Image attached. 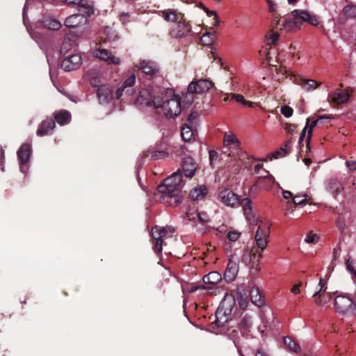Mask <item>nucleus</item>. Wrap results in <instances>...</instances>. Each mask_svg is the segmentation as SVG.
Instances as JSON below:
<instances>
[{
	"instance_id": "obj_51",
	"label": "nucleus",
	"mask_w": 356,
	"mask_h": 356,
	"mask_svg": "<svg viewBox=\"0 0 356 356\" xmlns=\"http://www.w3.org/2000/svg\"><path fill=\"white\" fill-rule=\"evenodd\" d=\"M240 236V234L237 232H229L227 234V238L231 241H236Z\"/></svg>"
},
{
	"instance_id": "obj_59",
	"label": "nucleus",
	"mask_w": 356,
	"mask_h": 356,
	"mask_svg": "<svg viewBox=\"0 0 356 356\" xmlns=\"http://www.w3.org/2000/svg\"><path fill=\"white\" fill-rule=\"evenodd\" d=\"M125 88L122 85L120 88H118L115 92V97L118 99L121 97L123 92L125 91Z\"/></svg>"
},
{
	"instance_id": "obj_22",
	"label": "nucleus",
	"mask_w": 356,
	"mask_h": 356,
	"mask_svg": "<svg viewBox=\"0 0 356 356\" xmlns=\"http://www.w3.org/2000/svg\"><path fill=\"white\" fill-rule=\"evenodd\" d=\"M326 189L334 195H337L343 189V186L337 179L330 178L326 182Z\"/></svg>"
},
{
	"instance_id": "obj_57",
	"label": "nucleus",
	"mask_w": 356,
	"mask_h": 356,
	"mask_svg": "<svg viewBox=\"0 0 356 356\" xmlns=\"http://www.w3.org/2000/svg\"><path fill=\"white\" fill-rule=\"evenodd\" d=\"M346 268L348 271L354 273L356 275V271L355 270L352 261H350L349 259L346 260Z\"/></svg>"
},
{
	"instance_id": "obj_47",
	"label": "nucleus",
	"mask_w": 356,
	"mask_h": 356,
	"mask_svg": "<svg viewBox=\"0 0 356 356\" xmlns=\"http://www.w3.org/2000/svg\"><path fill=\"white\" fill-rule=\"evenodd\" d=\"M309 118H308L307 119L306 125H305V127H304V129H302V132L300 134V138H299V141H298V144H299L300 147L303 146V141H304L305 137L306 134H307V129L308 126H309Z\"/></svg>"
},
{
	"instance_id": "obj_2",
	"label": "nucleus",
	"mask_w": 356,
	"mask_h": 356,
	"mask_svg": "<svg viewBox=\"0 0 356 356\" xmlns=\"http://www.w3.org/2000/svg\"><path fill=\"white\" fill-rule=\"evenodd\" d=\"M235 304L236 300L234 296L232 295L225 296L216 312L214 323L218 327H225L233 320L232 317L234 316L233 311L234 309L236 310Z\"/></svg>"
},
{
	"instance_id": "obj_49",
	"label": "nucleus",
	"mask_w": 356,
	"mask_h": 356,
	"mask_svg": "<svg viewBox=\"0 0 356 356\" xmlns=\"http://www.w3.org/2000/svg\"><path fill=\"white\" fill-rule=\"evenodd\" d=\"M296 127H297V126L296 124H291V123H286L284 124V129H285V131L287 133L291 134L292 135L294 133H296Z\"/></svg>"
},
{
	"instance_id": "obj_4",
	"label": "nucleus",
	"mask_w": 356,
	"mask_h": 356,
	"mask_svg": "<svg viewBox=\"0 0 356 356\" xmlns=\"http://www.w3.org/2000/svg\"><path fill=\"white\" fill-rule=\"evenodd\" d=\"M293 17V19L289 18L281 20L278 16L275 15L272 22L273 24H275V25H273V29H284L288 32H293L299 30L302 25V22L298 19V18H296L295 17Z\"/></svg>"
},
{
	"instance_id": "obj_34",
	"label": "nucleus",
	"mask_w": 356,
	"mask_h": 356,
	"mask_svg": "<svg viewBox=\"0 0 356 356\" xmlns=\"http://www.w3.org/2000/svg\"><path fill=\"white\" fill-rule=\"evenodd\" d=\"M223 143L225 146H232L236 150L240 149L241 143L234 135L225 134Z\"/></svg>"
},
{
	"instance_id": "obj_60",
	"label": "nucleus",
	"mask_w": 356,
	"mask_h": 356,
	"mask_svg": "<svg viewBox=\"0 0 356 356\" xmlns=\"http://www.w3.org/2000/svg\"><path fill=\"white\" fill-rule=\"evenodd\" d=\"M199 289L210 290V289H211V287L207 286L206 285H198V286H193L191 289V291H195Z\"/></svg>"
},
{
	"instance_id": "obj_54",
	"label": "nucleus",
	"mask_w": 356,
	"mask_h": 356,
	"mask_svg": "<svg viewBox=\"0 0 356 356\" xmlns=\"http://www.w3.org/2000/svg\"><path fill=\"white\" fill-rule=\"evenodd\" d=\"M197 117V113L196 112L191 113L188 117V122L190 124L189 126H193L195 124V121Z\"/></svg>"
},
{
	"instance_id": "obj_21",
	"label": "nucleus",
	"mask_w": 356,
	"mask_h": 356,
	"mask_svg": "<svg viewBox=\"0 0 356 356\" xmlns=\"http://www.w3.org/2000/svg\"><path fill=\"white\" fill-rule=\"evenodd\" d=\"M202 281L204 284L211 285L209 286L212 289L214 286L222 281V276L217 271H211L202 277Z\"/></svg>"
},
{
	"instance_id": "obj_20",
	"label": "nucleus",
	"mask_w": 356,
	"mask_h": 356,
	"mask_svg": "<svg viewBox=\"0 0 356 356\" xmlns=\"http://www.w3.org/2000/svg\"><path fill=\"white\" fill-rule=\"evenodd\" d=\"M151 236L154 241L153 249L156 254L162 252L163 238L159 230V226L152 228Z\"/></svg>"
},
{
	"instance_id": "obj_31",
	"label": "nucleus",
	"mask_w": 356,
	"mask_h": 356,
	"mask_svg": "<svg viewBox=\"0 0 356 356\" xmlns=\"http://www.w3.org/2000/svg\"><path fill=\"white\" fill-rule=\"evenodd\" d=\"M83 19H84L82 15H72L65 19V25L69 28H74L81 24Z\"/></svg>"
},
{
	"instance_id": "obj_48",
	"label": "nucleus",
	"mask_w": 356,
	"mask_h": 356,
	"mask_svg": "<svg viewBox=\"0 0 356 356\" xmlns=\"http://www.w3.org/2000/svg\"><path fill=\"white\" fill-rule=\"evenodd\" d=\"M281 113L286 118H290L293 113V110L289 106H284L281 108Z\"/></svg>"
},
{
	"instance_id": "obj_28",
	"label": "nucleus",
	"mask_w": 356,
	"mask_h": 356,
	"mask_svg": "<svg viewBox=\"0 0 356 356\" xmlns=\"http://www.w3.org/2000/svg\"><path fill=\"white\" fill-rule=\"evenodd\" d=\"M168 152L165 150H147L143 153V159L151 156V159L153 161L164 159L168 156Z\"/></svg>"
},
{
	"instance_id": "obj_61",
	"label": "nucleus",
	"mask_w": 356,
	"mask_h": 356,
	"mask_svg": "<svg viewBox=\"0 0 356 356\" xmlns=\"http://www.w3.org/2000/svg\"><path fill=\"white\" fill-rule=\"evenodd\" d=\"M301 285H302V282H300V283H298V284H295V285L292 287V289H291V292H292L293 293H294V294H298V293H300V287L301 286Z\"/></svg>"
},
{
	"instance_id": "obj_15",
	"label": "nucleus",
	"mask_w": 356,
	"mask_h": 356,
	"mask_svg": "<svg viewBox=\"0 0 356 356\" xmlns=\"http://www.w3.org/2000/svg\"><path fill=\"white\" fill-rule=\"evenodd\" d=\"M97 97L100 104H108L113 98V89L107 85H101L97 90Z\"/></svg>"
},
{
	"instance_id": "obj_40",
	"label": "nucleus",
	"mask_w": 356,
	"mask_h": 356,
	"mask_svg": "<svg viewBox=\"0 0 356 356\" xmlns=\"http://www.w3.org/2000/svg\"><path fill=\"white\" fill-rule=\"evenodd\" d=\"M268 234L269 233L266 232H262V236L259 237V233H256L255 234L257 245L261 250L266 248L267 245V237L268 236Z\"/></svg>"
},
{
	"instance_id": "obj_52",
	"label": "nucleus",
	"mask_w": 356,
	"mask_h": 356,
	"mask_svg": "<svg viewBox=\"0 0 356 356\" xmlns=\"http://www.w3.org/2000/svg\"><path fill=\"white\" fill-rule=\"evenodd\" d=\"M318 238V236L315 234L309 233L305 238V241L307 243H312L316 241Z\"/></svg>"
},
{
	"instance_id": "obj_17",
	"label": "nucleus",
	"mask_w": 356,
	"mask_h": 356,
	"mask_svg": "<svg viewBox=\"0 0 356 356\" xmlns=\"http://www.w3.org/2000/svg\"><path fill=\"white\" fill-rule=\"evenodd\" d=\"M197 164L191 157L184 158L182 163V170L186 177L192 178L196 171Z\"/></svg>"
},
{
	"instance_id": "obj_39",
	"label": "nucleus",
	"mask_w": 356,
	"mask_h": 356,
	"mask_svg": "<svg viewBox=\"0 0 356 356\" xmlns=\"http://www.w3.org/2000/svg\"><path fill=\"white\" fill-rule=\"evenodd\" d=\"M252 317L245 314L239 323V327L244 332H250V328L252 325Z\"/></svg>"
},
{
	"instance_id": "obj_11",
	"label": "nucleus",
	"mask_w": 356,
	"mask_h": 356,
	"mask_svg": "<svg viewBox=\"0 0 356 356\" xmlns=\"http://www.w3.org/2000/svg\"><path fill=\"white\" fill-rule=\"evenodd\" d=\"M136 67L149 78H154L159 72L158 65L152 60H142Z\"/></svg>"
},
{
	"instance_id": "obj_12",
	"label": "nucleus",
	"mask_w": 356,
	"mask_h": 356,
	"mask_svg": "<svg viewBox=\"0 0 356 356\" xmlns=\"http://www.w3.org/2000/svg\"><path fill=\"white\" fill-rule=\"evenodd\" d=\"M81 65V57L79 54H72L65 58L61 62L60 67L65 71L76 70Z\"/></svg>"
},
{
	"instance_id": "obj_36",
	"label": "nucleus",
	"mask_w": 356,
	"mask_h": 356,
	"mask_svg": "<svg viewBox=\"0 0 356 356\" xmlns=\"http://www.w3.org/2000/svg\"><path fill=\"white\" fill-rule=\"evenodd\" d=\"M284 345L291 352L298 353L300 351V345L289 337H286L283 339Z\"/></svg>"
},
{
	"instance_id": "obj_44",
	"label": "nucleus",
	"mask_w": 356,
	"mask_h": 356,
	"mask_svg": "<svg viewBox=\"0 0 356 356\" xmlns=\"http://www.w3.org/2000/svg\"><path fill=\"white\" fill-rule=\"evenodd\" d=\"M256 257V254L254 253L252 254L251 252L248 249L243 250V254L241 255V261L248 265L249 264L252 259Z\"/></svg>"
},
{
	"instance_id": "obj_8",
	"label": "nucleus",
	"mask_w": 356,
	"mask_h": 356,
	"mask_svg": "<svg viewBox=\"0 0 356 356\" xmlns=\"http://www.w3.org/2000/svg\"><path fill=\"white\" fill-rule=\"evenodd\" d=\"M214 86L212 81L208 79H200L193 81L188 86V92L191 94H202L209 91Z\"/></svg>"
},
{
	"instance_id": "obj_32",
	"label": "nucleus",
	"mask_w": 356,
	"mask_h": 356,
	"mask_svg": "<svg viewBox=\"0 0 356 356\" xmlns=\"http://www.w3.org/2000/svg\"><path fill=\"white\" fill-rule=\"evenodd\" d=\"M291 145H292L291 139H288L285 142L284 147H281L279 149H277L272 153L273 157L274 159H278L280 156L287 154L291 149Z\"/></svg>"
},
{
	"instance_id": "obj_14",
	"label": "nucleus",
	"mask_w": 356,
	"mask_h": 356,
	"mask_svg": "<svg viewBox=\"0 0 356 356\" xmlns=\"http://www.w3.org/2000/svg\"><path fill=\"white\" fill-rule=\"evenodd\" d=\"M234 256L232 255L229 259L224 273V280L227 283L233 282L238 272V264L237 262L234 261Z\"/></svg>"
},
{
	"instance_id": "obj_29",
	"label": "nucleus",
	"mask_w": 356,
	"mask_h": 356,
	"mask_svg": "<svg viewBox=\"0 0 356 356\" xmlns=\"http://www.w3.org/2000/svg\"><path fill=\"white\" fill-rule=\"evenodd\" d=\"M329 118H330L326 116V115H321V116L318 117L317 119H316L315 120L312 121L311 123H310V121L309 122V126H308L309 130H308V132L307 134V138H306V145H307V148L309 147V142H310V140H311V138H312L313 129L318 124L323 123V120L329 119Z\"/></svg>"
},
{
	"instance_id": "obj_13",
	"label": "nucleus",
	"mask_w": 356,
	"mask_h": 356,
	"mask_svg": "<svg viewBox=\"0 0 356 356\" xmlns=\"http://www.w3.org/2000/svg\"><path fill=\"white\" fill-rule=\"evenodd\" d=\"M292 15L296 18H298L302 23V22H306L314 26H317L319 24L316 15L307 10H294L292 11Z\"/></svg>"
},
{
	"instance_id": "obj_1",
	"label": "nucleus",
	"mask_w": 356,
	"mask_h": 356,
	"mask_svg": "<svg viewBox=\"0 0 356 356\" xmlns=\"http://www.w3.org/2000/svg\"><path fill=\"white\" fill-rule=\"evenodd\" d=\"M181 170L165 178L158 186L160 202L170 207H177L182 200L181 190L184 186Z\"/></svg>"
},
{
	"instance_id": "obj_35",
	"label": "nucleus",
	"mask_w": 356,
	"mask_h": 356,
	"mask_svg": "<svg viewBox=\"0 0 356 356\" xmlns=\"http://www.w3.org/2000/svg\"><path fill=\"white\" fill-rule=\"evenodd\" d=\"M252 200L248 197L243 198L241 200H240V205L243 206L244 215L246 218L249 220H250V216H252Z\"/></svg>"
},
{
	"instance_id": "obj_50",
	"label": "nucleus",
	"mask_w": 356,
	"mask_h": 356,
	"mask_svg": "<svg viewBox=\"0 0 356 356\" xmlns=\"http://www.w3.org/2000/svg\"><path fill=\"white\" fill-rule=\"evenodd\" d=\"M302 197L301 196H299V195H296L293 197V200H292V202L294 205H301V204H305V202H306V199L305 198H303L302 199L301 198Z\"/></svg>"
},
{
	"instance_id": "obj_16",
	"label": "nucleus",
	"mask_w": 356,
	"mask_h": 356,
	"mask_svg": "<svg viewBox=\"0 0 356 356\" xmlns=\"http://www.w3.org/2000/svg\"><path fill=\"white\" fill-rule=\"evenodd\" d=\"M55 127V121L52 118H47L40 123L37 129L36 134L40 137L51 135Z\"/></svg>"
},
{
	"instance_id": "obj_58",
	"label": "nucleus",
	"mask_w": 356,
	"mask_h": 356,
	"mask_svg": "<svg viewBox=\"0 0 356 356\" xmlns=\"http://www.w3.org/2000/svg\"><path fill=\"white\" fill-rule=\"evenodd\" d=\"M346 165L350 170H356V161H347Z\"/></svg>"
},
{
	"instance_id": "obj_41",
	"label": "nucleus",
	"mask_w": 356,
	"mask_h": 356,
	"mask_svg": "<svg viewBox=\"0 0 356 356\" xmlns=\"http://www.w3.org/2000/svg\"><path fill=\"white\" fill-rule=\"evenodd\" d=\"M230 97L231 99L235 100L236 102L241 103L243 105L247 106L248 107H253L256 104L254 102L245 99L242 95L231 93Z\"/></svg>"
},
{
	"instance_id": "obj_53",
	"label": "nucleus",
	"mask_w": 356,
	"mask_h": 356,
	"mask_svg": "<svg viewBox=\"0 0 356 356\" xmlns=\"http://www.w3.org/2000/svg\"><path fill=\"white\" fill-rule=\"evenodd\" d=\"M195 216L198 218V220L200 222L204 223L208 222V216L206 213H197Z\"/></svg>"
},
{
	"instance_id": "obj_37",
	"label": "nucleus",
	"mask_w": 356,
	"mask_h": 356,
	"mask_svg": "<svg viewBox=\"0 0 356 356\" xmlns=\"http://www.w3.org/2000/svg\"><path fill=\"white\" fill-rule=\"evenodd\" d=\"M86 76L92 87H99L101 80L99 74L93 71L87 72Z\"/></svg>"
},
{
	"instance_id": "obj_62",
	"label": "nucleus",
	"mask_w": 356,
	"mask_h": 356,
	"mask_svg": "<svg viewBox=\"0 0 356 356\" xmlns=\"http://www.w3.org/2000/svg\"><path fill=\"white\" fill-rule=\"evenodd\" d=\"M203 10L207 13V15L209 17H215L217 15V13L216 11L210 10L205 6H203Z\"/></svg>"
},
{
	"instance_id": "obj_25",
	"label": "nucleus",
	"mask_w": 356,
	"mask_h": 356,
	"mask_svg": "<svg viewBox=\"0 0 356 356\" xmlns=\"http://www.w3.org/2000/svg\"><path fill=\"white\" fill-rule=\"evenodd\" d=\"M296 83L301 86L302 88L307 92L314 90L320 85V83L313 79H305L303 78L297 79Z\"/></svg>"
},
{
	"instance_id": "obj_33",
	"label": "nucleus",
	"mask_w": 356,
	"mask_h": 356,
	"mask_svg": "<svg viewBox=\"0 0 356 356\" xmlns=\"http://www.w3.org/2000/svg\"><path fill=\"white\" fill-rule=\"evenodd\" d=\"M71 115L67 111H60L55 114L54 118L56 122L61 124H66L70 121Z\"/></svg>"
},
{
	"instance_id": "obj_23",
	"label": "nucleus",
	"mask_w": 356,
	"mask_h": 356,
	"mask_svg": "<svg viewBox=\"0 0 356 356\" xmlns=\"http://www.w3.org/2000/svg\"><path fill=\"white\" fill-rule=\"evenodd\" d=\"M161 17L167 22H178L184 15L175 9H166L161 11Z\"/></svg>"
},
{
	"instance_id": "obj_30",
	"label": "nucleus",
	"mask_w": 356,
	"mask_h": 356,
	"mask_svg": "<svg viewBox=\"0 0 356 356\" xmlns=\"http://www.w3.org/2000/svg\"><path fill=\"white\" fill-rule=\"evenodd\" d=\"M250 298L252 302L258 307L262 306L264 303L263 296L257 287H253L250 291Z\"/></svg>"
},
{
	"instance_id": "obj_55",
	"label": "nucleus",
	"mask_w": 356,
	"mask_h": 356,
	"mask_svg": "<svg viewBox=\"0 0 356 356\" xmlns=\"http://www.w3.org/2000/svg\"><path fill=\"white\" fill-rule=\"evenodd\" d=\"M275 70L276 71L277 74H280L283 76L287 74V70L285 67H278L277 65H275Z\"/></svg>"
},
{
	"instance_id": "obj_64",
	"label": "nucleus",
	"mask_w": 356,
	"mask_h": 356,
	"mask_svg": "<svg viewBox=\"0 0 356 356\" xmlns=\"http://www.w3.org/2000/svg\"><path fill=\"white\" fill-rule=\"evenodd\" d=\"M268 3L269 11L270 13H274L275 11V5L273 3V1H271L270 0H268Z\"/></svg>"
},
{
	"instance_id": "obj_9",
	"label": "nucleus",
	"mask_w": 356,
	"mask_h": 356,
	"mask_svg": "<svg viewBox=\"0 0 356 356\" xmlns=\"http://www.w3.org/2000/svg\"><path fill=\"white\" fill-rule=\"evenodd\" d=\"M31 154V145L28 143H24L17 150V158L20 163V170L23 173H26L28 168L27 164L29 162Z\"/></svg>"
},
{
	"instance_id": "obj_46",
	"label": "nucleus",
	"mask_w": 356,
	"mask_h": 356,
	"mask_svg": "<svg viewBox=\"0 0 356 356\" xmlns=\"http://www.w3.org/2000/svg\"><path fill=\"white\" fill-rule=\"evenodd\" d=\"M136 82V76L135 74H132L130 76H129L123 83L122 86L127 88H131L133 87L134 83Z\"/></svg>"
},
{
	"instance_id": "obj_24",
	"label": "nucleus",
	"mask_w": 356,
	"mask_h": 356,
	"mask_svg": "<svg viewBox=\"0 0 356 356\" xmlns=\"http://www.w3.org/2000/svg\"><path fill=\"white\" fill-rule=\"evenodd\" d=\"M348 95L343 90H337L333 93H330L328 99L335 104H341L346 102L348 99Z\"/></svg>"
},
{
	"instance_id": "obj_56",
	"label": "nucleus",
	"mask_w": 356,
	"mask_h": 356,
	"mask_svg": "<svg viewBox=\"0 0 356 356\" xmlns=\"http://www.w3.org/2000/svg\"><path fill=\"white\" fill-rule=\"evenodd\" d=\"M209 161H210L211 164H212L213 161L218 158V154L216 151H215L213 149L209 150Z\"/></svg>"
},
{
	"instance_id": "obj_38",
	"label": "nucleus",
	"mask_w": 356,
	"mask_h": 356,
	"mask_svg": "<svg viewBox=\"0 0 356 356\" xmlns=\"http://www.w3.org/2000/svg\"><path fill=\"white\" fill-rule=\"evenodd\" d=\"M181 137L185 141H191L194 138V131L191 126L184 124L182 127Z\"/></svg>"
},
{
	"instance_id": "obj_27",
	"label": "nucleus",
	"mask_w": 356,
	"mask_h": 356,
	"mask_svg": "<svg viewBox=\"0 0 356 356\" xmlns=\"http://www.w3.org/2000/svg\"><path fill=\"white\" fill-rule=\"evenodd\" d=\"M77 7L79 10L83 13L81 14L83 16L90 17L94 13L92 2L89 0H81L77 5Z\"/></svg>"
},
{
	"instance_id": "obj_7",
	"label": "nucleus",
	"mask_w": 356,
	"mask_h": 356,
	"mask_svg": "<svg viewBox=\"0 0 356 356\" xmlns=\"http://www.w3.org/2000/svg\"><path fill=\"white\" fill-rule=\"evenodd\" d=\"M218 198L225 205L230 207H237L240 205V197L232 190L223 186L218 188Z\"/></svg>"
},
{
	"instance_id": "obj_42",
	"label": "nucleus",
	"mask_w": 356,
	"mask_h": 356,
	"mask_svg": "<svg viewBox=\"0 0 356 356\" xmlns=\"http://www.w3.org/2000/svg\"><path fill=\"white\" fill-rule=\"evenodd\" d=\"M342 13L347 18H356V5L348 4L346 6L343 8Z\"/></svg>"
},
{
	"instance_id": "obj_5",
	"label": "nucleus",
	"mask_w": 356,
	"mask_h": 356,
	"mask_svg": "<svg viewBox=\"0 0 356 356\" xmlns=\"http://www.w3.org/2000/svg\"><path fill=\"white\" fill-rule=\"evenodd\" d=\"M334 307L336 309L343 314H356V305L351 298L346 296H337L334 299Z\"/></svg>"
},
{
	"instance_id": "obj_63",
	"label": "nucleus",
	"mask_w": 356,
	"mask_h": 356,
	"mask_svg": "<svg viewBox=\"0 0 356 356\" xmlns=\"http://www.w3.org/2000/svg\"><path fill=\"white\" fill-rule=\"evenodd\" d=\"M159 232H160V234H161V238H163L164 237H165V236H166V235L168 234V231L167 228H165V227H162V228H161V227H159Z\"/></svg>"
},
{
	"instance_id": "obj_18",
	"label": "nucleus",
	"mask_w": 356,
	"mask_h": 356,
	"mask_svg": "<svg viewBox=\"0 0 356 356\" xmlns=\"http://www.w3.org/2000/svg\"><path fill=\"white\" fill-rule=\"evenodd\" d=\"M313 298L317 305L325 306L330 302L331 294L323 291V286H321L314 293Z\"/></svg>"
},
{
	"instance_id": "obj_26",
	"label": "nucleus",
	"mask_w": 356,
	"mask_h": 356,
	"mask_svg": "<svg viewBox=\"0 0 356 356\" xmlns=\"http://www.w3.org/2000/svg\"><path fill=\"white\" fill-rule=\"evenodd\" d=\"M208 193V189L206 186L202 185L199 187L193 188L190 192V197L192 200H202Z\"/></svg>"
},
{
	"instance_id": "obj_10",
	"label": "nucleus",
	"mask_w": 356,
	"mask_h": 356,
	"mask_svg": "<svg viewBox=\"0 0 356 356\" xmlns=\"http://www.w3.org/2000/svg\"><path fill=\"white\" fill-rule=\"evenodd\" d=\"M192 33L191 24L186 21L185 16L181 17L172 30L171 34L174 38H183Z\"/></svg>"
},
{
	"instance_id": "obj_6",
	"label": "nucleus",
	"mask_w": 356,
	"mask_h": 356,
	"mask_svg": "<svg viewBox=\"0 0 356 356\" xmlns=\"http://www.w3.org/2000/svg\"><path fill=\"white\" fill-rule=\"evenodd\" d=\"M161 100L160 96H152L147 89H142L135 103L138 105L154 106V108H159L161 106Z\"/></svg>"
},
{
	"instance_id": "obj_19",
	"label": "nucleus",
	"mask_w": 356,
	"mask_h": 356,
	"mask_svg": "<svg viewBox=\"0 0 356 356\" xmlns=\"http://www.w3.org/2000/svg\"><path fill=\"white\" fill-rule=\"evenodd\" d=\"M95 55L101 60H105L108 63L118 65L120 63V59L112 55L110 51L105 49H99L97 50Z\"/></svg>"
},
{
	"instance_id": "obj_43",
	"label": "nucleus",
	"mask_w": 356,
	"mask_h": 356,
	"mask_svg": "<svg viewBox=\"0 0 356 356\" xmlns=\"http://www.w3.org/2000/svg\"><path fill=\"white\" fill-rule=\"evenodd\" d=\"M266 37L267 45H275L280 38V35L277 32L272 29L268 33Z\"/></svg>"
},
{
	"instance_id": "obj_45",
	"label": "nucleus",
	"mask_w": 356,
	"mask_h": 356,
	"mask_svg": "<svg viewBox=\"0 0 356 356\" xmlns=\"http://www.w3.org/2000/svg\"><path fill=\"white\" fill-rule=\"evenodd\" d=\"M45 26L51 30H58L61 27V24L58 20L54 19H50Z\"/></svg>"
},
{
	"instance_id": "obj_3",
	"label": "nucleus",
	"mask_w": 356,
	"mask_h": 356,
	"mask_svg": "<svg viewBox=\"0 0 356 356\" xmlns=\"http://www.w3.org/2000/svg\"><path fill=\"white\" fill-rule=\"evenodd\" d=\"M162 108L165 115L168 118L177 117L181 113L180 97L175 94L172 89H167L165 96L161 97Z\"/></svg>"
}]
</instances>
